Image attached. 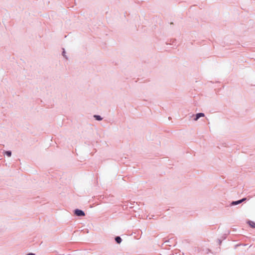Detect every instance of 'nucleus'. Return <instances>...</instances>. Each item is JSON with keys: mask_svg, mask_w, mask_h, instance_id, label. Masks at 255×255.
Segmentation results:
<instances>
[{"mask_svg": "<svg viewBox=\"0 0 255 255\" xmlns=\"http://www.w3.org/2000/svg\"><path fill=\"white\" fill-rule=\"evenodd\" d=\"M75 214L77 216H85L84 212L83 211L79 210V209H76L75 210Z\"/></svg>", "mask_w": 255, "mask_h": 255, "instance_id": "f257e3e1", "label": "nucleus"}, {"mask_svg": "<svg viewBox=\"0 0 255 255\" xmlns=\"http://www.w3.org/2000/svg\"><path fill=\"white\" fill-rule=\"evenodd\" d=\"M246 200V198H243L242 200H239L237 201H234L232 203V205H235L239 204L242 203V202H243L244 201H245Z\"/></svg>", "mask_w": 255, "mask_h": 255, "instance_id": "f03ea898", "label": "nucleus"}, {"mask_svg": "<svg viewBox=\"0 0 255 255\" xmlns=\"http://www.w3.org/2000/svg\"><path fill=\"white\" fill-rule=\"evenodd\" d=\"M195 116L196 118L194 119V120L197 121L199 118L204 117V114L203 113H198Z\"/></svg>", "mask_w": 255, "mask_h": 255, "instance_id": "7ed1b4c3", "label": "nucleus"}, {"mask_svg": "<svg viewBox=\"0 0 255 255\" xmlns=\"http://www.w3.org/2000/svg\"><path fill=\"white\" fill-rule=\"evenodd\" d=\"M248 223L249 225L252 228H255V223L253 221H249Z\"/></svg>", "mask_w": 255, "mask_h": 255, "instance_id": "20e7f679", "label": "nucleus"}, {"mask_svg": "<svg viewBox=\"0 0 255 255\" xmlns=\"http://www.w3.org/2000/svg\"><path fill=\"white\" fill-rule=\"evenodd\" d=\"M116 242L118 243V244H120L122 242V239L120 237H117L115 239Z\"/></svg>", "mask_w": 255, "mask_h": 255, "instance_id": "39448f33", "label": "nucleus"}, {"mask_svg": "<svg viewBox=\"0 0 255 255\" xmlns=\"http://www.w3.org/2000/svg\"><path fill=\"white\" fill-rule=\"evenodd\" d=\"M94 117L96 118V120H99V121H100L102 120V118H101V117L100 116H97V115H95L94 116Z\"/></svg>", "mask_w": 255, "mask_h": 255, "instance_id": "423d86ee", "label": "nucleus"}, {"mask_svg": "<svg viewBox=\"0 0 255 255\" xmlns=\"http://www.w3.org/2000/svg\"><path fill=\"white\" fill-rule=\"evenodd\" d=\"M5 153L9 157L10 156L11 154V152L10 151H5Z\"/></svg>", "mask_w": 255, "mask_h": 255, "instance_id": "0eeeda50", "label": "nucleus"}, {"mask_svg": "<svg viewBox=\"0 0 255 255\" xmlns=\"http://www.w3.org/2000/svg\"><path fill=\"white\" fill-rule=\"evenodd\" d=\"M27 255H35L32 253H29V254H27Z\"/></svg>", "mask_w": 255, "mask_h": 255, "instance_id": "6e6552de", "label": "nucleus"}]
</instances>
